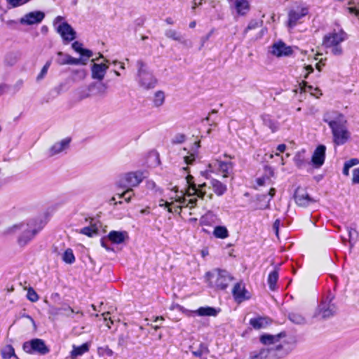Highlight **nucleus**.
<instances>
[{
    "label": "nucleus",
    "mask_w": 359,
    "mask_h": 359,
    "mask_svg": "<svg viewBox=\"0 0 359 359\" xmlns=\"http://www.w3.org/2000/svg\"><path fill=\"white\" fill-rule=\"evenodd\" d=\"M285 336L286 334L284 332L275 335H262L260 341L269 347L250 352L248 359H278L285 357L289 351L285 348L280 339Z\"/></svg>",
    "instance_id": "f257e3e1"
},
{
    "label": "nucleus",
    "mask_w": 359,
    "mask_h": 359,
    "mask_svg": "<svg viewBox=\"0 0 359 359\" xmlns=\"http://www.w3.org/2000/svg\"><path fill=\"white\" fill-rule=\"evenodd\" d=\"M44 223L40 218H32L13 224L6 230L7 234L17 235L20 247L27 245L42 230Z\"/></svg>",
    "instance_id": "f03ea898"
},
{
    "label": "nucleus",
    "mask_w": 359,
    "mask_h": 359,
    "mask_svg": "<svg viewBox=\"0 0 359 359\" xmlns=\"http://www.w3.org/2000/svg\"><path fill=\"white\" fill-rule=\"evenodd\" d=\"M323 121L331 128L333 142L335 144L342 145L348 141L350 133L347 129V121L344 114L336 111H327L323 116Z\"/></svg>",
    "instance_id": "7ed1b4c3"
},
{
    "label": "nucleus",
    "mask_w": 359,
    "mask_h": 359,
    "mask_svg": "<svg viewBox=\"0 0 359 359\" xmlns=\"http://www.w3.org/2000/svg\"><path fill=\"white\" fill-rule=\"evenodd\" d=\"M347 38V34L341 28L338 27L324 36L323 46L329 49L334 55L339 56L343 54L341 43Z\"/></svg>",
    "instance_id": "20e7f679"
},
{
    "label": "nucleus",
    "mask_w": 359,
    "mask_h": 359,
    "mask_svg": "<svg viewBox=\"0 0 359 359\" xmlns=\"http://www.w3.org/2000/svg\"><path fill=\"white\" fill-rule=\"evenodd\" d=\"M137 82L140 87L145 90L155 88L157 79L149 70L147 65L141 60L137 61Z\"/></svg>",
    "instance_id": "39448f33"
},
{
    "label": "nucleus",
    "mask_w": 359,
    "mask_h": 359,
    "mask_svg": "<svg viewBox=\"0 0 359 359\" xmlns=\"http://www.w3.org/2000/svg\"><path fill=\"white\" fill-rule=\"evenodd\" d=\"M144 177V172L140 170L126 172L120 176L116 185L122 189H133L137 187Z\"/></svg>",
    "instance_id": "423d86ee"
},
{
    "label": "nucleus",
    "mask_w": 359,
    "mask_h": 359,
    "mask_svg": "<svg viewBox=\"0 0 359 359\" xmlns=\"http://www.w3.org/2000/svg\"><path fill=\"white\" fill-rule=\"evenodd\" d=\"M206 276L211 284H214L216 288L220 290L226 289L233 279L228 271L221 269H215L212 272H208Z\"/></svg>",
    "instance_id": "0eeeda50"
},
{
    "label": "nucleus",
    "mask_w": 359,
    "mask_h": 359,
    "mask_svg": "<svg viewBox=\"0 0 359 359\" xmlns=\"http://www.w3.org/2000/svg\"><path fill=\"white\" fill-rule=\"evenodd\" d=\"M22 348L25 352L29 354L46 355L50 351L44 341L41 339H33L25 341L22 345Z\"/></svg>",
    "instance_id": "6e6552de"
},
{
    "label": "nucleus",
    "mask_w": 359,
    "mask_h": 359,
    "mask_svg": "<svg viewBox=\"0 0 359 359\" xmlns=\"http://www.w3.org/2000/svg\"><path fill=\"white\" fill-rule=\"evenodd\" d=\"M337 312V306L332 303V297H327L323 299L317 309L316 316H320L322 318H329Z\"/></svg>",
    "instance_id": "1a4fd4ad"
},
{
    "label": "nucleus",
    "mask_w": 359,
    "mask_h": 359,
    "mask_svg": "<svg viewBox=\"0 0 359 359\" xmlns=\"http://www.w3.org/2000/svg\"><path fill=\"white\" fill-rule=\"evenodd\" d=\"M193 176L189 175L187 176V183L188 184V188L187 190V196H196L197 197L203 199L206 195V191L205 190L206 187L205 183L202 184H199L197 186L193 181Z\"/></svg>",
    "instance_id": "9d476101"
},
{
    "label": "nucleus",
    "mask_w": 359,
    "mask_h": 359,
    "mask_svg": "<svg viewBox=\"0 0 359 359\" xmlns=\"http://www.w3.org/2000/svg\"><path fill=\"white\" fill-rule=\"evenodd\" d=\"M309 13V8L304 6H297L291 9L288 13L287 25L290 27H294L298 22Z\"/></svg>",
    "instance_id": "9b49d317"
},
{
    "label": "nucleus",
    "mask_w": 359,
    "mask_h": 359,
    "mask_svg": "<svg viewBox=\"0 0 359 359\" xmlns=\"http://www.w3.org/2000/svg\"><path fill=\"white\" fill-rule=\"evenodd\" d=\"M57 32L60 34L65 43L74 40L76 38V32L67 22H62L57 27Z\"/></svg>",
    "instance_id": "f8f14e48"
},
{
    "label": "nucleus",
    "mask_w": 359,
    "mask_h": 359,
    "mask_svg": "<svg viewBox=\"0 0 359 359\" xmlns=\"http://www.w3.org/2000/svg\"><path fill=\"white\" fill-rule=\"evenodd\" d=\"M45 18V13L42 11H36L29 12L20 18V22L22 25H32L42 22Z\"/></svg>",
    "instance_id": "ddd939ff"
},
{
    "label": "nucleus",
    "mask_w": 359,
    "mask_h": 359,
    "mask_svg": "<svg viewBox=\"0 0 359 359\" xmlns=\"http://www.w3.org/2000/svg\"><path fill=\"white\" fill-rule=\"evenodd\" d=\"M176 201L178 202L180 205H175L173 203H171L172 205L168 210L169 212L180 213L183 207H189V208L191 209L196 205L197 198L187 199L185 197H179Z\"/></svg>",
    "instance_id": "4468645a"
},
{
    "label": "nucleus",
    "mask_w": 359,
    "mask_h": 359,
    "mask_svg": "<svg viewBox=\"0 0 359 359\" xmlns=\"http://www.w3.org/2000/svg\"><path fill=\"white\" fill-rule=\"evenodd\" d=\"M294 200L299 206L306 207L313 203V199L309 195L307 191L301 187H298L294 193Z\"/></svg>",
    "instance_id": "2eb2a0df"
},
{
    "label": "nucleus",
    "mask_w": 359,
    "mask_h": 359,
    "mask_svg": "<svg viewBox=\"0 0 359 359\" xmlns=\"http://www.w3.org/2000/svg\"><path fill=\"white\" fill-rule=\"evenodd\" d=\"M325 151L326 147L323 144L318 146L315 149L311 158L312 164L315 168H319L323 165L325 158Z\"/></svg>",
    "instance_id": "dca6fc26"
},
{
    "label": "nucleus",
    "mask_w": 359,
    "mask_h": 359,
    "mask_svg": "<svg viewBox=\"0 0 359 359\" xmlns=\"http://www.w3.org/2000/svg\"><path fill=\"white\" fill-rule=\"evenodd\" d=\"M271 53L277 57L290 56L292 54V48L285 43L279 41L271 46Z\"/></svg>",
    "instance_id": "f3484780"
},
{
    "label": "nucleus",
    "mask_w": 359,
    "mask_h": 359,
    "mask_svg": "<svg viewBox=\"0 0 359 359\" xmlns=\"http://www.w3.org/2000/svg\"><path fill=\"white\" fill-rule=\"evenodd\" d=\"M229 4H232L233 8L238 15H246L250 11V4L248 0H227Z\"/></svg>",
    "instance_id": "a211bd4d"
},
{
    "label": "nucleus",
    "mask_w": 359,
    "mask_h": 359,
    "mask_svg": "<svg viewBox=\"0 0 359 359\" xmlns=\"http://www.w3.org/2000/svg\"><path fill=\"white\" fill-rule=\"evenodd\" d=\"M57 58L56 59V62L59 65H78L80 64L85 65L86 62L83 61L81 58H74L68 54H65L61 51L57 52Z\"/></svg>",
    "instance_id": "6ab92c4d"
},
{
    "label": "nucleus",
    "mask_w": 359,
    "mask_h": 359,
    "mask_svg": "<svg viewBox=\"0 0 359 359\" xmlns=\"http://www.w3.org/2000/svg\"><path fill=\"white\" fill-rule=\"evenodd\" d=\"M70 142V138H65L59 142H55L48 149V156H53L66 151L69 147Z\"/></svg>",
    "instance_id": "aec40b11"
},
{
    "label": "nucleus",
    "mask_w": 359,
    "mask_h": 359,
    "mask_svg": "<svg viewBox=\"0 0 359 359\" xmlns=\"http://www.w3.org/2000/svg\"><path fill=\"white\" fill-rule=\"evenodd\" d=\"M109 67L106 64H93L91 69L92 78L102 81Z\"/></svg>",
    "instance_id": "412c9836"
},
{
    "label": "nucleus",
    "mask_w": 359,
    "mask_h": 359,
    "mask_svg": "<svg viewBox=\"0 0 359 359\" xmlns=\"http://www.w3.org/2000/svg\"><path fill=\"white\" fill-rule=\"evenodd\" d=\"M92 96L104 97L107 93L108 86L102 82H93L90 84Z\"/></svg>",
    "instance_id": "4be33fe9"
},
{
    "label": "nucleus",
    "mask_w": 359,
    "mask_h": 359,
    "mask_svg": "<svg viewBox=\"0 0 359 359\" xmlns=\"http://www.w3.org/2000/svg\"><path fill=\"white\" fill-rule=\"evenodd\" d=\"M261 119L263 122V124L268 127L272 133H275L278 130L279 128L278 122L273 118V117L269 114H262L261 116Z\"/></svg>",
    "instance_id": "5701e85b"
},
{
    "label": "nucleus",
    "mask_w": 359,
    "mask_h": 359,
    "mask_svg": "<svg viewBox=\"0 0 359 359\" xmlns=\"http://www.w3.org/2000/svg\"><path fill=\"white\" fill-rule=\"evenodd\" d=\"M232 293L235 299L238 302H242L248 299V297L245 296L247 290L241 283H236L234 285Z\"/></svg>",
    "instance_id": "b1692460"
},
{
    "label": "nucleus",
    "mask_w": 359,
    "mask_h": 359,
    "mask_svg": "<svg viewBox=\"0 0 359 359\" xmlns=\"http://www.w3.org/2000/svg\"><path fill=\"white\" fill-rule=\"evenodd\" d=\"M126 237L127 233L126 231H111L108 234L109 241L116 244L123 243Z\"/></svg>",
    "instance_id": "393cba45"
},
{
    "label": "nucleus",
    "mask_w": 359,
    "mask_h": 359,
    "mask_svg": "<svg viewBox=\"0 0 359 359\" xmlns=\"http://www.w3.org/2000/svg\"><path fill=\"white\" fill-rule=\"evenodd\" d=\"M271 320L268 318L258 317L250 319V324L255 329H261L266 327L271 324Z\"/></svg>",
    "instance_id": "a878e982"
},
{
    "label": "nucleus",
    "mask_w": 359,
    "mask_h": 359,
    "mask_svg": "<svg viewBox=\"0 0 359 359\" xmlns=\"http://www.w3.org/2000/svg\"><path fill=\"white\" fill-rule=\"evenodd\" d=\"M219 311V309L210 306H202L194 311V313L199 316H216Z\"/></svg>",
    "instance_id": "bb28decb"
},
{
    "label": "nucleus",
    "mask_w": 359,
    "mask_h": 359,
    "mask_svg": "<svg viewBox=\"0 0 359 359\" xmlns=\"http://www.w3.org/2000/svg\"><path fill=\"white\" fill-rule=\"evenodd\" d=\"M210 184L213 191L219 196H222L227 190L226 186L217 180H212Z\"/></svg>",
    "instance_id": "cd10ccee"
},
{
    "label": "nucleus",
    "mask_w": 359,
    "mask_h": 359,
    "mask_svg": "<svg viewBox=\"0 0 359 359\" xmlns=\"http://www.w3.org/2000/svg\"><path fill=\"white\" fill-rule=\"evenodd\" d=\"M88 351L89 345L87 343H85L79 346H73V349L71 351V358L74 359L78 356L82 355Z\"/></svg>",
    "instance_id": "c85d7f7f"
},
{
    "label": "nucleus",
    "mask_w": 359,
    "mask_h": 359,
    "mask_svg": "<svg viewBox=\"0 0 359 359\" xmlns=\"http://www.w3.org/2000/svg\"><path fill=\"white\" fill-rule=\"evenodd\" d=\"M278 268L276 267L271 272L269 273L268 276V284L271 290H275L276 287V283L278 280Z\"/></svg>",
    "instance_id": "c756f323"
},
{
    "label": "nucleus",
    "mask_w": 359,
    "mask_h": 359,
    "mask_svg": "<svg viewBox=\"0 0 359 359\" xmlns=\"http://www.w3.org/2000/svg\"><path fill=\"white\" fill-rule=\"evenodd\" d=\"M219 170L223 173L224 177H227L232 172L233 163L231 162L219 161Z\"/></svg>",
    "instance_id": "7c9ffc66"
},
{
    "label": "nucleus",
    "mask_w": 359,
    "mask_h": 359,
    "mask_svg": "<svg viewBox=\"0 0 359 359\" xmlns=\"http://www.w3.org/2000/svg\"><path fill=\"white\" fill-rule=\"evenodd\" d=\"M194 144V148H193V152L189 154V155H187L184 157V162L187 165L193 164V163L196 160V158L198 156L197 150L201 147L200 141L195 142Z\"/></svg>",
    "instance_id": "2f4dec72"
},
{
    "label": "nucleus",
    "mask_w": 359,
    "mask_h": 359,
    "mask_svg": "<svg viewBox=\"0 0 359 359\" xmlns=\"http://www.w3.org/2000/svg\"><path fill=\"white\" fill-rule=\"evenodd\" d=\"M76 96L79 101H81L84 99L93 97L90 85L78 89L76 92Z\"/></svg>",
    "instance_id": "473e14b6"
},
{
    "label": "nucleus",
    "mask_w": 359,
    "mask_h": 359,
    "mask_svg": "<svg viewBox=\"0 0 359 359\" xmlns=\"http://www.w3.org/2000/svg\"><path fill=\"white\" fill-rule=\"evenodd\" d=\"M192 354L196 357H202L203 355L207 354L209 352L208 346L205 344L200 343L198 347H191Z\"/></svg>",
    "instance_id": "72a5a7b5"
},
{
    "label": "nucleus",
    "mask_w": 359,
    "mask_h": 359,
    "mask_svg": "<svg viewBox=\"0 0 359 359\" xmlns=\"http://www.w3.org/2000/svg\"><path fill=\"white\" fill-rule=\"evenodd\" d=\"M288 318L295 324L302 325L306 323V318L297 311H292L288 314Z\"/></svg>",
    "instance_id": "f704fd0d"
},
{
    "label": "nucleus",
    "mask_w": 359,
    "mask_h": 359,
    "mask_svg": "<svg viewBox=\"0 0 359 359\" xmlns=\"http://www.w3.org/2000/svg\"><path fill=\"white\" fill-rule=\"evenodd\" d=\"M62 311V315L67 318H72L73 314H80L81 316H83V313L81 310L77 309H73L69 305H64L62 307L61 312Z\"/></svg>",
    "instance_id": "c9c22d12"
},
{
    "label": "nucleus",
    "mask_w": 359,
    "mask_h": 359,
    "mask_svg": "<svg viewBox=\"0 0 359 359\" xmlns=\"http://www.w3.org/2000/svg\"><path fill=\"white\" fill-rule=\"evenodd\" d=\"M213 235L215 238L224 239L229 236V231L224 226H217L214 229Z\"/></svg>",
    "instance_id": "e433bc0d"
},
{
    "label": "nucleus",
    "mask_w": 359,
    "mask_h": 359,
    "mask_svg": "<svg viewBox=\"0 0 359 359\" xmlns=\"http://www.w3.org/2000/svg\"><path fill=\"white\" fill-rule=\"evenodd\" d=\"M4 359H10L11 357L17 358L15 354V350L11 345H6L1 351Z\"/></svg>",
    "instance_id": "4c0bfd02"
},
{
    "label": "nucleus",
    "mask_w": 359,
    "mask_h": 359,
    "mask_svg": "<svg viewBox=\"0 0 359 359\" xmlns=\"http://www.w3.org/2000/svg\"><path fill=\"white\" fill-rule=\"evenodd\" d=\"M62 259L63 262L67 264H71L75 262V257L73 250L71 248H67L62 254Z\"/></svg>",
    "instance_id": "58836bf2"
},
{
    "label": "nucleus",
    "mask_w": 359,
    "mask_h": 359,
    "mask_svg": "<svg viewBox=\"0 0 359 359\" xmlns=\"http://www.w3.org/2000/svg\"><path fill=\"white\" fill-rule=\"evenodd\" d=\"M80 233L89 237H92L93 235L97 234L98 229L95 224H93L81 229Z\"/></svg>",
    "instance_id": "ea45409f"
},
{
    "label": "nucleus",
    "mask_w": 359,
    "mask_h": 359,
    "mask_svg": "<svg viewBox=\"0 0 359 359\" xmlns=\"http://www.w3.org/2000/svg\"><path fill=\"white\" fill-rule=\"evenodd\" d=\"M165 35L168 37V38H170V39H172L175 41H179V42H181V43H184L185 41H182V36L175 30L174 29H168L165 31Z\"/></svg>",
    "instance_id": "a19ab883"
},
{
    "label": "nucleus",
    "mask_w": 359,
    "mask_h": 359,
    "mask_svg": "<svg viewBox=\"0 0 359 359\" xmlns=\"http://www.w3.org/2000/svg\"><path fill=\"white\" fill-rule=\"evenodd\" d=\"M165 101V95L164 93L161 90L157 91L154 95V104L155 107H160L161 106Z\"/></svg>",
    "instance_id": "79ce46f5"
},
{
    "label": "nucleus",
    "mask_w": 359,
    "mask_h": 359,
    "mask_svg": "<svg viewBox=\"0 0 359 359\" xmlns=\"http://www.w3.org/2000/svg\"><path fill=\"white\" fill-rule=\"evenodd\" d=\"M9 8L21 6L31 0H6Z\"/></svg>",
    "instance_id": "37998d69"
},
{
    "label": "nucleus",
    "mask_w": 359,
    "mask_h": 359,
    "mask_svg": "<svg viewBox=\"0 0 359 359\" xmlns=\"http://www.w3.org/2000/svg\"><path fill=\"white\" fill-rule=\"evenodd\" d=\"M295 165L299 168H302L306 165V161L304 160L303 156L298 153L294 158Z\"/></svg>",
    "instance_id": "c03bdc74"
},
{
    "label": "nucleus",
    "mask_w": 359,
    "mask_h": 359,
    "mask_svg": "<svg viewBox=\"0 0 359 359\" xmlns=\"http://www.w3.org/2000/svg\"><path fill=\"white\" fill-rule=\"evenodd\" d=\"M262 21L257 20H252L248 27L245 28L244 33L246 34L249 30L255 29L258 27H262Z\"/></svg>",
    "instance_id": "a18cd8bd"
},
{
    "label": "nucleus",
    "mask_w": 359,
    "mask_h": 359,
    "mask_svg": "<svg viewBox=\"0 0 359 359\" xmlns=\"http://www.w3.org/2000/svg\"><path fill=\"white\" fill-rule=\"evenodd\" d=\"M27 299L32 302H36L39 300V297L32 287H29L27 293Z\"/></svg>",
    "instance_id": "49530a36"
},
{
    "label": "nucleus",
    "mask_w": 359,
    "mask_h": 359,
    "mask_svg": "<svg viewBox=\"0 0 359 359\" xmlns=\"http://www.w3.org/2000/svg\"><path fill=\"white\" fill-rule=\"evenodd\" d=\"M348 232V236H349V243L351 247H353L354 245V243L353 242V240H355L358 237V232L355 229L352 228H347Z\"/></svg>",
    "instance_id": "de8ad7c7"
},
{
    "label": "nucleus",
    "mask_w": 359,
    "mask_h": 359,
    "mask_svg": "<svg viewBox=\"0 0 359 359\" xmlns=\"http://www.w3.org/2000/svg\"><path fill=\"white\" fill-rule=\"evenodd\" d=\"M51 65V60H48L43 67L40 74L37 76V80H40L43 78V76L47 74L48 69Z\"/></svg>",
    "instance_id": "09e8293b"
},
{
    "label": "nucleus",
    "mask_w": 359,
    "mask_h": 359,
    "mask_svg": "<svg viewBox=\"0 0 359 359\" xmlns=\"http://www.w3.org/2000/svg\"><path fill=\"white\" fill-rule=\"evenodd\" d=\"M300 88H301V90L302 91H304V92H310L311 95H315L312 90L313 89V88L309 85L306 81H303L301 83H300Z\"/></svg>",
    "instance_id": "8fccbe9b"
},
{
    "label": "nucleus",
    "mask_w": 359,
    "mask_h": 359,
    "mask_svg": "<svg viewBox=\"0 0 359 359\" xmlns=\"http://www.w3.org/2000/svg\"><path fill=\"white\" fill-rule=\"evenodd\" d=\"M61 310L62 308H57L55 306H51L49 307L48 313L51 316H55L60 314H62Z\"/></svg>",
    "instance_id": "3c124183"
},
{
    "label": "nucleus",
    "mask_w": 359,
    "mask_h": 359,
    "mask_svg": "<svg viewBox=\"0 0 359 359\" xmlns=\"http://www.w3.org/2000/svg\"><path fill=\"white\" fill-rule=\"evenodd\" d=\"M185 135L183 134H177L175 136V137L172 139V143L173 144H181L185 141Z\"/></svg>",
    "instance_id": "603ef678"
},
{
    "label": "nucleus",
    "mask_w": 359,
    "mask_h": 359,
    "mask_svg": "<svg viewBox=\"0 0 359 359\" xmlns=\"http://www.w3.org/2000/svg\"><path fill=\"white\" fill-rule=\"evenodd\" d=\"M352 182L353 184H359V168L353 170Z\"/></svg>",
    "instance_id": "864d4df0"
},
{
    "label": "nucleus",
    "mask_w": 359,
    "mask_h": 359,
    "mask_svg": "<svg viewBox=\"0 0 359 359\" xmlns=\"http://www.w3.org/2000/svg\"><path fill=\"white\" fill-rule=\"evenodd\" d=\"M275 194H276V189L274 188H271L270 190H269V195L270 196V198L267 201L266 204L265 205V206L264 207H262L261 208L266 209V208H268L269 207V202H270L271 199L274 196Z\"/></svg>",
    "instance_id": "5fc2aeb1"
},
{
    "label": "nucleus",
    "mask_w": 359,
    "mask_h": 359,
    "mask_svg": "<svg viewBox=\"0 0 359 359\" xmlns=\"http://www.w3.org/2000/svg\"><path fill=\"white\" fill-rule=\"evenodd\" d=\"M79 53L81 56L86 57V58H90L93 55V53L91 50L88 49L82 48Z\"/></svg>",
    "instance_id": "6e6d98bb"
},
{
    "label": "nucleus",
    "mask_w": 359,
    "mask_h": 359,
    "mask_svg": "<svg viewBox=\"0 0 359 359\" xmlns=\"http://www.w3.org/2000/svg\"><path fill=\"white\" fill-rule=\"evenodd\" d=\"M280 224V221L279 219H276L273 224V229L275 231L277 238H278V236H279Z\"/></svg>",
    "instance_id": "4d7b16f0"
},
{
    "label": "nucleus",
    "mask_w": 359,
    "mask_h": 359,
    "mask_svg": "<svg viewBox=\"0 0 359 359\" xmlns=\"http://www.w3.org/2000/svg\"><path fill=\"white\" fill-rule=\"evenodd\" d=\"M305 74L304 75V79H307L309 75L313 72V67L311 65H307L304 67Z\"/></svg>",
    "instance_id": "13d9d810"
},
{
    "label": "nucleus",
    "mask_w": 359,
    "mask_h": 359,
    "mask_svg": "<svg viewBox=\"0 0 359 359\" xmlns=\"http://www.w3.org/2000/svg\"><path fill=\"white\" fill-rule=\"evenodd\" d=\"M72 48L77 53H79V51L81 50L82 48V43H81L79 41H75L72 45Z\"/></svg>",
    "instance_id": "bf43d9fd"
},
{
    "label": "nucleus",
    "mask_w": 359,
    "mask_h": 359,
    "mask_svg": "<svg viewBox=\"0 0 359 359\" xmlns=\"http://www.w3.org/2000/svg\"><path fill=\"white\" fill-rule=\"evenodd\" d=\"M358 163H359V160L358 158H351L345 162V164H346L347 165H348V167L350 168Z\"/></svg>",
    "instance_id": "052dcab7"
},
{
    "label": "nucleus",
    "mask_w": 359,
    "mask_h": 359,
    "mask_svg": "<svg viewBox=\"0 0 359 359\" xmlns=\"http://www.w3.org/2000/svg\"><path fill=\"white\" fill-rule=\"evenodd\" d=\"M109 315V312H107V313H102V316H103V317H104V321H106V322H107L106 325H107L109 328H111V324H113V321L111 320V318H109V322H107V320H108L107 316H108Z\"/></svg>",
    "instance_id": "680f3d73"
},
{
    "label": "nucleus",
    "mask_w": 359,
    "mask_h": 359,
    "mask_svg": "<svg viewBox=\"0 0 359 359\" xmlns=\"http://www.w3.org/2000/svg\"><path fill=\"white\" fill-rule=\"evenodd\" d=\"M156 183L153 180H147L146 182V187L147 189L153 190L156 188Z\"/></svg>",
    "instance_id": "e2e57ef3"
},
{
    "label": "nucleus",
    "mask_w": 359,
    "mask_h": 359,
    "mask_svg": "<svg viewBox=\"0 0 359 359\" xmlns=\"http://www.w3.org/2000/svg\"><path fill=\"white\" fill-rule=\"evenodd\" d=\"M129 194H133V189H126L122 194H118L119 198H124Z\"/></svg>",
    "instance_id": "0e129e2a"
},
{
    "label": "nucleus",
    "mask_w": 359,
    "mask_h": 359,
    "mask_svg": "<svg viewBox=\"0 0 359 359\" xmlns=\"http://www.w3.org/2000/svg\"><path fill=\"white\" fill-rule=\"evenodd\" d=\"M127 337H125L123 334H121L118 337V344L120 346H124L126 342Z\"/></svg>",
    "instance_id": "69168bd1"
},
{
    "label": "nucleus",
    "mask_w": 359,
    "mask_h": 359,
    "mask_svg": "<svg viewBox=\"0 0 359 359\" xmlns=\"http://www.w3.org/2000/svg\"><path fill=\"white\" fill-rule=\"evenodd\" d=\"M172 205V203L165 201L164 200L161 199L159 203V206L167 208L168 209L170 208V206Z\"/></svg>",
    "instance_id": "338daca9"
},
{
    "label": "nucleus",
    "mask_w": 359,
    "mask_h": 359,
    "mask_svg": "<svg viewBox=\"0 0 359 359\" xmlns=\"http://www.w3.org/2000/svg\"><path fill=\"white\" fill-rule=\"evenodd\" d=\"M348 9L351 13L354 14L356 16H359V11L356 7H348Z\"/></svg>",
    "instance_id": "774afa93"
}]
</instances>
